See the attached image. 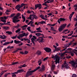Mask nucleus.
<instances>
[{
  "instance_id": "nucleus-42",
  "label": "nucleus",
  "mask_w": 77,
  "mask_h": 77,
  "mask_svg": "<svg viewBox=\"0 0 77 77\" xmlns=\"http://www.w3.org/2000/svg\"><path fill=\"white\" fill-rule=\"evenodd\" d=\"M27 30H28V31L31 32V30H30V27L29 26L27 28Z\"/></svg>"
},
{
  "instance_id": "nucleus-47",
  "label": "nucleus",
  "mask_w": 77,
  "mask_h": 77,
  "mask_svg": "<svg viewBox=\"0 0 77 77\" xmlns=\"http://www.w3.org/2000/svg\"><path fill=\"white\" fill-rule=\"evenodd\" d=\"M20 0H13V2H14V3H16V2H19Z\"/></svg>"
},
{
  "instance_id": "nucleus-4",
  "label": "nucleus",
  "mask_w": 77,
  "mask_h": 77,
  "mask_svg": "<svg viewBox=\"0 0 77 77\" xmlns=\"http://www.w3.org/2000/svg\"><path fill=\"white\" fill-rule=\"evenodd\" d=\"M25 5H26L23 4V3H22L20 6L19 5L16 6L15 8L16 9H17L18 11H20V8H23V6Z\"/></svg>"
},
{
  "instance_id": "nucleus-50",
  "label": "nucleus",
  "mask_w": 77,
  "mask_h": 77,
  "mask_svg": "<svg viewBox=\"0 0 77 77\" xmlns=\"http://www.w3.org/2000/svg\"><path fill=\"white\" fill-rule=\"evenodd\" d=\"M63 47V48H65L63 49V51H65V50L67 48V47Z\"/></svg>"
},
{
  "instance_id": "nucleus-46",
  "label": "nucleus",
  "mask_w": 77,
  "mask_h": 77,
  "mask_svg": "<svg viewBox=\"0 0 77 77\" xmlns=\"http://www.w3.org/2000/svg\"><path fill=\"white\" fill-rule=\"evenodd\" d=\"M62 38H68V36L63 35L62 36Z\"/></svg>"
},
{
  "instance_id": "nucleus-61",
  "label": "nucleus",
  "mask_w": 77,
  "mask_h": 77,
  "mask_svg": "<svg viewBox=\"0 0 77 77\" xmlns=\"http://www.w3.org/2000/svg\"><path fill=\"white\" fill-rule=\"evenodd\" d=\"M24 54H27L28 53V52L27 51H25L24 52Z\"/></svg>"
},
{
  "instance_id": "nucleus-60",
  "label": "nucleus",
  "mask_w": 77,
  "mask_h": 77,
  "mask_svg": "<svg viewBox=\"0 0 77 77\" xmlns=\"http://www.w3.org/2000/svg\"><path fill=\"white\" fill-rule=\"evenodd\" d=\"M73 34V31L72 32V33H71L69 35H68V36H71Z\"/></svg>"
},
{
  "instance_id": "nucleus-64",
  "label": "nucleus",
  "mask_w": 77,
  "mask_h": 77,
  "mask_svg": "<svg viewBox=\"0 0 77 77\" xmlns=\"http://www.w3.org/2000/svg\"><path fill=\"white\" fill-rule=\"evenodd\" d=\"M67 50H72V48H68Z\"/></svg>"
},
{
  "instance_id": "nucleus-58",
  "label": "nucleus",
  "mask_w": 77,
  "mask_h": 77,
  "mask_svg": "<svg viewBox=\"0 0 77 77\" xmlns=\"http://www.w3.org/2000/svg\"><path fill=\"white\" fill-rule=\"evenodd\" d=\"M27 12L28 13V14H31L32 13L31 11H27Z\"/></svg>"
},
{
  "instance_id": "nucleus-38",
  "label": "nucleus",
  "mask_w": 77,
  "mask_h": 77,
  "mask_svg": "<svg viewBox=\"0 0 77 77\" xmlns=\"http://www.w3.org/2000/svg\"><path fill=\"white\" fill-rule=\"evenodd\" d=\"M1 21H2V22H3V23H5L6 22V21L5 19L4 20L2 19V20H1Z\"/></svg>"
},
{
  "instance_id": "nucleus-21",
  "label": "nucleus",
  "mask_w": 77,
  "mask_h": 77,
  "mask_svg": "<svg viewBox=\"0 0 77 77\" xmlns=\"http://www.w3.org/2000/svg\"><path fill=\"white\" fill-rule=\"evenodd\" d=\"M3 28L5 30H8V29H9V27L6 26L3 27Z\"/></svg>"
},
{
  "instance_id": "nucleus-16",
  "label": "nucleus",
  "mask_w": 77,
  "mask_h": 77,
  "mask_svg": "<svg viewBox=\"0 0 77 77\" xmlns=\"http://www.w3.org/2000/svg\"><path fill=\"white\" fill-rule=\"evenodd\" d=\"M75 13V12H72V14L70 15V16H69V19L70 21H71V18L72 17V15H74Z\"/></svg>"
},
{
  "instance_id": "nucleus-56",
  "label": "nucleus",
  "mask_w": 77,
  "mask_h": 77,
  "mask_svg": "<svg viewBox=\"0 0 77 77\" xmlns=\"http://www.w3.org/2000/svg\"><path fill=\"white\" fill-rule=\"evenodd\" d=\"M8 76V74L6 73L3 76V77H7Z\"/></svg>"
},
{
  "instance_id": "nucleus-12",
  "label": "nucleus",
  "mask_w": 77,
  "mask_h": 77,
  "mask_svg": "<svg viewBox=\"0 0 77 77\" xmlns=\"http://www.w3.org/2000/svg\"><path fill=\"white\" fill-rule=\"evenodd\" d=\"M44 71H45V66L43 65L42 66V68H40L39 71V72H43Z\"/></svg>"
},
{
  "instance_id": "nucleus-29",
  "label": "nucleus",
  "mask_w": 77,
  "mask_h": 77,
  "mask_svg": "<svg viewBox=\"0 0 77 77\" xmlns=\"http://www.w3.org/2000/svg\"><path fill=\"white\" fill-rule=\"evenodd\" d=\"M74 9L75 11H77V4H75L74 5Z\"/></svg>"
},
{
  "instance_id": "nucleus-19",
  "label": "nucleus",
  "mask_w": 77,
  "mask_h": 77,
  "mask_svg": "<svg viewBox=\"0 0 77 77\" xmlns=\"http://www.w3.org/2000/svg\"><path fill=\"white\" fill-rule=\"evenodd\" d=\"M15 44H20V42H21L19 41H17L16 40H15L14 41Z\"/></svg>"
},
{
  "instance_id": "nucleus-7",
  "label": "nucleus",
  "mask_w": 77,
  "mask_h": 77,
  "mask_svg": "<svg viewBox=\"0 0 77 77\" xmlns=\"http://www.w3.org/2000/svg\"><path fill=\"white\" fill-rule=\"evenodd\" d=\"M24 70L23 69H20L18 70H17V72H14L13 74H18V73H22L23 72H24Z\"/></svg>"
},
{
  "instance_id": "nucleus-48",
  "label": "nucleus",
  "mask_w": 77,
  "mask_h": 77,
  "mask_svg": "<svg viewBox=\"0 0 77 77\" xmlns=\"http://www.w3.org/2000/svg\"><path fill=\"white\" fill-rule=\"evenodd\" d=\"M72 77H77V75L75 74H73L72 75Z\"/></svg>"
},
{
  "instance_id": "nucleus-22",
  "label": "nucleus",
  "mask_w": 77,
  "mask_h": 77,
  "mask_svg": "<svg viewBox=\"0 0 77 77\" xmlns=\"http://www.w3.org/2000/svg\"><path fill=\"white\" fill-rule=\"evenodd\" d=\"M22 18L23 20V22H24V21H25V20H26V18H25V17L24 16H23V14H22Z\"/></svg>"
},
{
  "instance_id": "nucleus-37",
  "label": "nucleus",
  "mask_w": 77,
  "mask_h": 77,
  "mask_svg": "<svg viewBox=\"0 0 77 77\" xmlns=\"http://www.w3.org/2000/svg\"><path fill=\"white\" fill-rule=\"evenodd\" d=\"M20 25L19 24H18L17 26H14V28H16V29H18V27L20 26Z\"/></svg>"
},
{
  "instance_id": "nucleus-44",
  "label": "nucleus",
  "mask_w": 77,
  "mask_h": 77,
  "mask_svg": "<svg viewBox=\"0 0 77 77\" xmlns=\"http://www.w3.org/2000/svg\"><path fill=\"white\" fill-rule=\"evenodd\" d=\"M47 15H48L49 16H51V15H52V13H50L47 14Z\"/></svg>"
},
{
  "instance_id": "nucleus-23",
  "label": "nucleus",
  "mask_w": 77,
  "mask_h": 77,
  "mask_svg": "<svg viewBox=\"0 0 77 77\" xmlns=\"http://www.w3.org/2000/svg\"><path fill=\"white\" fill-rule=\"evenodd\" d=\"M16 19L17 20V19H19V18L18 17H17V16H15L13 19V20H16Z\"/></svg>"
},
{
  "instance_id": "nucleus-27",
  "label": "nucleus",
  "mask_w": 77,
  "mask_h": 77,
  "mask_svg": "<svg viewBox=\"0 0 77 77\" xmlns=\"http://www.w3.org/2000/svg\"><path fill=\"white\" fill-rule=\"evenodd\" d=\"M17 64H18V62H15L14 63H13L11 64V65H17Z\"/></svg>"
},
{
  "instance_id": "nucleus-33",
  "label": "nucleus",
  "mask_w": 77,
  "mask_h": 77,
  "mask_svg": "<svg viewBox=\"0 0 77 77\" xmlns=\"http://www.w3.org/2000/svg\"><path fill=\"white\" fill-rule=\"evenodd\" d=\"M41 53V52L40 51H38L36 52V54H38V55H40Z\"/></svg>"
},
{
  "instance_id": "nucleus-55",
  "label": "nucleus",
  "mask_w": 77,
  "mask_h": 77,
  "mask_svg": "<svg viewBox=\"0 0 77 77\" xmlns=\"http://www.w3.org/2000/svg\"><path fill=\"white\" fill-rule=\"evenodd\" d=\"M6 11L7 12H11V10H7Z\"/></svg>"
},
{
  "instance_id": "nucleus-53",
  "label": "nucleus",
  "mask_w": 77,
  "mask_h": 77,
  "mask_svg": "<svg viewBox=\"0 0 77 77\" xmlns=\"http://www.w3.org/2000/svg\"><path fill=\"white\" fill-rule=\"evenodd\" d=\"M20 15V13H18L17 14L16 16L18 17Z\"/></svg>"
},
{
  "instance_id": "nucleus-54",
  "label": "nucleus",
  "mask_w": 77,
  "mask_h": 77,
  "mask_svg": "<svg viewBox=\"0 0 77 77\" xmlns=\"http://www.w3.org/2000/svg\"><path fill=\"white\" fill-rule=\"evenodd\" d=\"M48 58V57H47L46 58H44L43 60V61H45V60H47Z\"/></svg>"
},
{
  "instance_id": "nucleus-51",
  "label": "nucleus",
  "mask_w": 77,
  "mask_h": 77,
  "mask_svg": "<svg viewBox=\"0 0 77 77\" xmlns=\"http://www.w3.org/2000/svg\"><path fill=\"white\" fill-rule=\"evenodd\" d=\"M57 23H54V24H52L51 25V26H52L53 27H54V26H55V25H56V24H57Z\"/></svg>"
},
{
  "instance_id": "nucleus-17",
  "label": "nucleus",
  "mask_w": 77,
  "mask_h": 77,
  "mask_svg": "<svg viewBox=\"0 0 77 77\" xmlns=\"http://www.w3.org/2000/svg\"><path fill=\"white\" fill-rule=\"evenodd\" d=\"M44 39L42 38V37H39L38 39L37 40V41H38V42H42V41H43Z\"/></svg>"
},
{
  "instance_id": "nucleus-15",
  "label": "nucleus",
  "mask_w": 77,
  "mask_h": 77,
  "mask_svg": "<svg viewBox=\"0 0 77 77\" xmlns=\"http://www.w3.org/2000/svg\"><path fill=\"white\" fill-rule=\"evenodd\" d=\"M35 15L34 14L30 15L29 17V19H30V20H32V21H33V20L34 19V17H35Z\"/></svg>"
},
{
  "instance_id": "nucleus-31",
  "label": "nucleus",
  "mask_w": 77,
  "mask_h": 77,
  "mask_svg": "<svg viewBox=\"0 0 77 77\" xmlns=\"http://www.w3.org/2000/svg\"><path fill=\"white\" fill-rule=\"evenodd\" d=\"M1 18L2 19H3V20H6V19H8V17H6L5 16H4V17H2Z\"/></svg>"
},
{
  "instance_id": "nucleus-25",
  "label": "nucleus",
  "mask_w": 77,
  "mask_h": 77,
  "mask_svg": "<svg viewBox=\"0 0 77 77\" xmlns=\"http://www.w3.org/2000/svg\"><path fill=\"white\" fill-rule=\"evenodd\" d=\"M39 17H40V18L43 20H47V19H45V18H44V16H43L42 15H40L39 16Z\"/></svg>"
},
{
  "instance_id": "nucleus-9",
  "label": "nucleus",
  "mask_w": 77,
  "mask_h": 77,
  "mask_svg": "<svg viewBox=\"0 0 77 77\" xmlns=\"http://www.w3.org/2000/svg\"><path fill=\"white\" fill-rule=\"evenodd\" d=\"M44 50H45L46 52H47L48 53H50L51 51V49L48 48H44Z\"/></svg>"
},
{
  "instance_id": "nucleus-63",
  "label": "nucleus",
  "mask_w": 77,
  "mask_h": 77,
  "mask_svg": "<svg viewBox=\"0 0 77 77\" xmlns=\"http://www.w3.org/2000/svg\"><path fill=\"white\" fill-rule=\"evenodd\" d=\"M48 77H51V76L50 74H49L48 75Z\"/></svg>"
},
{
  "instance_id": "nucleus-18",
  "label": "nucleus",
  "mask_w": 77,
  "mask_h": 77,
  "mask_svg": "<svg viewBox=\"0 0 77 77\" xmlns=\"http://www.w3.org/2000/svg\"><path fill=\"white\" fill-rule=\"evenodd\" d=\"M60 48H56L55 50H53V52H54L57 51H59L60 50Z\"/></svg>"
},
{
  "instance_id": "nucleus-39",
  "label": "nucleus",
  "mask_w": 77,
  "mask_h": 77,
  "mask_svg": "<svg viewBox=\"0 0 77 77\" xmlns=\"http://www.w3.org/2000/svg\"><path fill=\"white\" fill-rule=\"evenodd\" d=\"M65 53H66V52H64L63 53L61 54V57H63V56H64L65 55Z\"/></svg>"
},
{
  "instance_id": "nucleus-8",
  "label": "nucleus",
  "mask_w": 77,
  "mask_h": 77,
  "mask_svg": "<svg viewBox=\"0 0 77 77\" xmlns=\"http://www.w3.org/2000/svg\"><path fill=\"white\" fill-rule=\"evenodd\" d=\"M42 7V5H41V4H38L35 5V9H36L37 8H39L38 9L39 10L40 9H41Z\"/></svg>"
},
{
  "instance_id": "nucleus-10",
  "label": "nucleus",
  "mask_w": 77,
  "mask_h": 77,
  "mask_svg": "<svg viewBox=\"0 0 77 77\" xmlns=\"http://www.w3.org/2000/svg\"><path fill=\"white\" fill-rule=\"evenodd\" d=\"M55 67H56V66H55V65H54V61H52V66L51 67V70H52V71H53V70H54V69Z\"/></svg>"
},
{
  "instance_id": "nucleus-32",
  "label": "nucleus",
  "mask_w": 77,
  "mask_h": 77,
  "mask_svg": "<svg viewBox=\"0 0 77 77\" xmlns=\"http://www.w3.org/2000/svg\"><path fill=\"white\" fill-rule=\"evenodd\" d=\"M30 24H31V25L33 24V21H30L27 24L28 25H30Z\"/></svg>"
},
{
  "instance_id": "nucleus-3",
  "label": "nucleus",
  "mask_w": 77,
  "mask_h": 77,
  "mask_svg": "<svg viewBox=\"0 0 77 77\" xmlns=\"http://www.w3.org/2000/svg\"><path fill=\"white\" fill-rule=\"evenodd\" d=\"M66 24L65 23L63 24L61 26H60V27L58 28V30L59 32H62L63 30V29H64L65 27H66Z\"/></svg>"
},
{
  "instance_id": "nucleus-24",
  "label": "nucleus",
  "mask_w": 77,
  "mask_h": 77,
  "mask_svg": "<svg viewBox=\"0 0 77 77\" xmlns=\"http://www.w3.org/2000/svg\"><path fill=\"white\" fill-rule=\"evenodd\" d=\"M6 33H7L8 34H9V35H11V34H12V32L11 31H6Z\"/></svg>"
},
{
  "instance_id": "nucleus-26",
  "label": "nucleus",
  "mask_w": 77,
  "mask_h": 77,
  "mask_svg": "<svg viewBox=\"0 0 77 77\" xmlns=\"http://www.w3.org/2000/svg\"><path fill=\"white\" fill-rule=\"evenodd\" d=\"M20 30H21V29H18L16 31V33H20Z\"/></svg>"
},
{
  "instance_id": "nucleus-11",
  "label": "nucleus",
  "mask_w": 77,
  "mask_h": 77,
  "mask_svg": "<svg viewBox=\"0 0 77 77\" xmlns=\"http://www.w3.org/2000/svg\"><path fill=\"white\" fill-rule=\"evenodd\" d=\"M35 39H36V37L35 36H33L32 38L31 39V40L32 42L33 43V44L34 45H35V42H34V41H35Z\"/></svg>"
},
{
  "instance_id": "nucleus-49",
  "label": "nucleus",
  "mask_w": 77,
  "mask_h": 77,
  "mask_svg": "<svg viewBox=\"0 0 77 77\" xmlns=\"http://www.w3.org/2000/svg\"><path fill=\"white\" fill-rule=\"evenodd\" d=\"M15 15V13L12 14L11 15V17H14V16Z\"/></svg>"
},
{
  "instance_id": "nucleus-36",
  "label": "nucleus",
  "mask_w": 77,
  "mask_h": 77,
  "mask_svg": "<svg viewBox=\"0 0 77 77\" xmlns=\"http://www.w3.org/2000/svg\"><path fill=\"white\" fill-rule=\"evenodd\" d=\"M1 39H5V38H6V37L5 36V35H3V36L2 37H0Z\"/></svg>"
},
{
  "instance_id": "nucleus-30",
  "label": "nucleus",
  "mask_w": 77,
  "mask_h": 77,
  "mask_svg": "<svg viewBox=\"0 0 77 77\" xmlns=\"http://www.w3.org/2000/svg\"><path fill=\"white\" fill-rule=\"evenodd\" d=\"M40 68V66H38L35 69L33 70L34 72H35L36 71H37V70H38V69H39Z\"/></svg>"
},
{
  "instance_id": "nucleus-62",
  "label": "nucleus",
  "mask_w": 77,
  "mask_h": 77,
  "mask_svg": "<svg viewBox=\"0 0 77 77\" xmlns=\"http://www.w3.org/2000/svg\"><path fill=\"white\" fill-rule=\"evenodd\" d=\"M29 20H26V23H27H27H29Z\"/></svg>"
},
{
  "instance_id": "nucleus-57",
  "label": "nucleus",
  "mask_w": 77,
  "mask_h": 77,
  "mask_svg": "<svg viewBox=\"0 0 77 77\" xmlns=\"http://www.w3.org/2000/svg\"><path fill=\"white\" fill-rule=\"evenodd\" d=\"M34 18H35V20H36L38 18V17H37V16H36L35 15V16H34Z\"/></svg>"
},
{
  "instance_id": "nucleus-2",
  "label": "nucleus",
  "mask_w": 77,
  "mask_h": 77,
  "mask_svg": "<svg viewBox=\"0 0 77 77\" xmlns=\"http://www.w3.org/2000/svg\"><path fill=\"white\" fill-rule=\"evenodd\" d=\"M61 68L63 70H64L65 68L66 69H68L69 68V67L68 66V63H65L63 65H62Z\"/></svg>"
},
{
  "instance_id": "nucleus-52",
  "label": "nucleus",
  "mask_w": 77,
  "mask_h": 77,
  "mask_svg": "<svg viewBox=\"0 0 77 77\" xmlns=\"http://www.w3.org/2000/svg\"><path fill=\"white\" fill-rule=\"evenodd\" d=\"M20 54H24V52L23 51H20Z\"/></svg>"
},
{
  "instance_id": "nucleus-40",
  "label": "nucleus",
  "mask_w": 77,
  "mask_h": 77,
  "mask_svg": "<svg viewBox=\"0 0 77 77\" xmlns=\"http://www.w3.org/2000/svg\"><path fill=\"white\" fill-rule=\"evenodd\" d=\"M45 23H46L44 21H41V22H39V23H40L41 24H45Z\"/></svg>"
},
{
  "instance_id": "nucleus-20",
  "label": "nucleus",
  "mask_w": 77,
  "mask_h": 77,
  "mask_svg": "<svg viewBox=\"0 0 77 77\" xmlns=\"http://www.w3.org/2000/svg\"><path fill=\"white\" fill-rule=\"evenodd\" d=\"M20 20H13V23H16L17 22H18L20 21Z\"/></svg>"
},
{
  "instance_id": "nucleus-14",
  "label": "nucleus",
  "mask_w": 77,
  "mask_h": 77,
  "mask_svg": "<svg viewBox=\"0 0 77 77\" xmlns=\"http://www.w3.org/2000/svg\"><path fill=\"white\" fill-rule=\"evenodd\" d=\"M65 19L64 18H61L58 20L57 22L59 24H60L61 21H65Z\"/></svg>"
},
{
  "instance_id": "nucleus-5",
  "label": "nucleus",
  "mask_w": 77,
  "mask_h": 77,
  "mask_svg": "<svg viewBox=\"0 0 77 77\" xmlns=\"http://www.w3.org/2000/svg\"><path fill=\"white\" fill-rule=\"evenodd\" d=\"M27 35V34H26V33H24L20 34L17 36V38L19 39H20L21 38H22V37H23V36H26Z\"/></svg>"
},
{
  "instance_id": "nucleus-6",
  "label": "nucleus",
  "mask_w": 77,
  "mask_h": 77,
  "mask_svg": "<svg viewBox=\"0 0 77 77\" xmlns=\"http://www.w3.org/2000/svg\"><path fill=\"white\" fill-rule=\"evenodd\" d=\"M35 72L34 70H32L29 71H28L26 73V77H29V75H32V74H33V72Z\"/></svg>"
},
{
  "instance_id": "nucleus-13",
  "label": "nucleus",
  "mask_w": 77,
  "mask_h": 77,
  "mask_svg": "<svg viewBox=\"0 0 77 77\" xmlns=\"http://www.w3.org/2000/svg\"><path fill=\"white\" fill-rule=\"evenodd\" d=\"M36 30H37L36 31H33V33H35V32H42V31L41 30V28L39 27V28H37L36 29Z\"/></svg>"
},
{
  "instance_id": "nucleus-35",
  "label": "nucleus",
  "mask_w": 77,
  "mask_h": 77,
  "mask_svg": "<svg viewBox=\"0 0 77 77\" xmlns=\"http://www.w3.org/2000/svg\"><path fill=\"white\" fill-rule=\"evenodd\" d=\"M15 74L16 73L14 74V72L11 74V75H12V77H16L17 75H15Z\"/></svg>"
},
{
  "instance_id": "nucleus-41",
  "label": "nucleus",
  "mask_w": 77,
  "mask_h": 77,
  "mask_svg": "<svg viewBox=\"0 0 77 77\" xmlns=\"http://www.w3.org/2000/svg\"><path fill=\"white\" fill-rule=\"evenodd\" d=\"M17 35H16L14 36L11 37V38L12 39H16V38H17Z\"/></svg>"
},
{
  "instance_id": "nucleus-28",
  "label": "nucleus",
  "mask_w": 77,
  "mask_h": 77,
  "mask_svg": "<svg viewBox=\"0 0 77 77\" xmlns=\"http://www.w3.org/2000/svg\"><path fill=\"white\" fill-rule=\"evenodd\" d=\"M35 35L37 36H41V33H39V32L36 33L35 34Z\"/></svg>"
},
{
  "instance_id": "nucleus-43",
  "label": "nucleus",
  "mask_w": 77,
  "mask_h": 77,
  "mask_svg": "<svg viewBox=\"0 0 77 77\" xmlns=\"http://www.w3.org/2000/svg\"><path fill=\"white\" fill-rule=\"evenodd\" d=\"M54 14H57V13H58V12H57V11H54Z\"/></svg>"
},
{
  "instance_id": "nucleus-45",
  "label": "nucleus",
  "mask_w": 77,
  "mask_h": 77,
  "mask_svg": "<svg viewBox=\"0 0 77 77\" xmlns=\"http://www.w3.org/2000/svg\"><path fill=\"white\" fill-rule=\"evenodd\" d=\"M27 26H28L27 25H24L23 26H22L21 27L22 28H23V27H27Z\"/></svg>"
},
{
  "instance_id": "nucleus-34",
  "label": "nucleus",
  "mask_w": 77,
  "mask_h": 77,
  "mask_svg": "<svg viewBox=\"0 0 77 77\" xmlns=\"http://www.w3.org/2000/svg\"><path fill=\"white\" fill-rule=\"evenodd\" d=\"M10 43V42H5L3 44V45H8V44H9Z\"/></svg>"
},
{
  "instance_id": "nucleus-1",
  "label": "nucleus",
  "mask_w": 77,
  "mask_h": 77,
  "mask_svg": "<svg viewBox=\"0 0 77 77\" xmlns=\"http://www.w3.org/2000/svg\"><path fill=\"white\" fill-rule=\"evenodd\" d=\"M52 59H54V60H55V64L59 63V60H60L59 57L57 55H55V56L53 55L51 57Z\"/></svg>"
},
{
  "instance_id": "nucleus-59",
  "label": "nucleus",
  "mask_w": 77,
  "mask_h": 77,
  "mask_svg": "<svg viewBox=\"0 0 77 77\" xmlns=\"http://www.w3.org/2000/svg\"><path fill=\"white\" fill-rule=\"evenodd\" d=\"M51 29L52 30H53V31L54 29V28H53L51 26Z\"/></svg>"
}]
</instances>
